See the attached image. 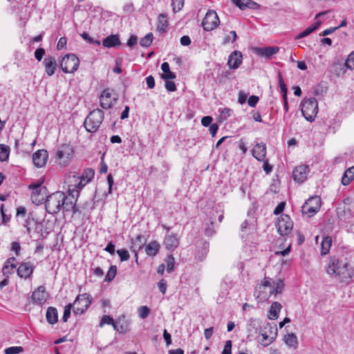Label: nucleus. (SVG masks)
Here are the masks:
<instances>
[{
	"label": "nucleus",
	"mask_w": 354,
	"mask_h": 354,
	"mask_svg": "<svg viewBox=\"0 0 354 354\" xmlns=\"http://www.w3.org/2000/svg\"><path fill=\"white\" fill-rule=\"evenodd\" d=\"M340 267L341 265L339 264V259L335 257H332L329 260L326 270L329 275L336 276Z\"/></svg>",
	"instance_id": "393cba45"
},
{
	"label": "nucleus",
	"mask_w": 354,
	"mask_h": 354,
	"mask_svg": "<svg viewBox=\"0 0 354 354\" xmlns=\"http://www.w3.org/2000/svg\"><path fill=\"white\" fill-rule=\"evenodd\" d=\"M117 268L115 266H111L105 277V281L110 282L115 277Z\"/></svg>",
	"instance_id": "a18cd8bd"
},
{
	"label": "nucleus",
	"mask_w": 354,
	"mask_h": 354,
	"mask_svg": "<svg viewBox=\"0 0 354 354\" xmlns=\"http://www.w3.org/2000/svg\"><path fill=\"white\" fill-rule=\"evenodd\" d=\"M16 259L15 257L8 259L3 267L2 272L3 275L8 277L9 274L14 272L16 268Z\"/></svg>",
	"instance_id": "c85d7f7f"
},
{
	"label": "nucleus",
	"mask_w": 354,
	"mask_h": 354,
	"mask_svg": "<svg viewBox=\"0 0 354 354\" xmlns=\"http://www.w3.org/2000/svg\"><path fill=\"white\" fill-rule=\"evenodd\" d=\"M301 113L306 120L314 121L318 113V102L316 98L310 97L304 100L302 103Z\"/></svg>",
	"instance_id": "7ed1b4c3"
},
{
	"label": "nucleus",
	"mask_w": 354,
	"mask_h": 354,
	"mask_svg": "<svg viewBox=\"0 0 354 354\" xmlns=\"http://www.w3.org/2000/svg\"><path fill=\"white\" fill-rule=\"evenodd\" d=\"M73 153V148L68 144L59 146L55 153L56 161L62 166L68 165Z\"/></svg>",
	"instance_id": "39448f33"
},
{
	"label": "nucleus",
	"mask_w": 354,
	"mask_h": 354,
	"mask_svg": "<svg viewBox=\"0 0 354 354\" xmlns=\"http://www.w3.org/2000/svg\"><path fill=\"white\" fill-rule=\"evenodd\" d=\"M120 44L119 37L116 35H111L102 41V45L106 48H113Z\"/></svg>",
	"instance_id": "c756f323"
},
{
	"label": "nucleus",
	"mask_w": 354,
	"mask_h": 354,
	"mask_svg": "<svg viewBox=\"0 0 354 354\" xmlns=\"http://www.w3.org/2000/svg\"><path fill=\"white\" fill-rule=\"evenodd\" d=\"M158 286L162 294L166 292L167 285V281L165 279H160L158 283Z\"/></svg>",
	"instance_id": "680f3d73"
},
{
	"label": "nucleus",
	"mask_w": 354,
	"mask_h": 354,
	"mask_svg": "<svg viewBox=\"0 0 354 354\" xmlns=\"http://www.w3.org/2000/svg\"><path fill=\"white\" fill-rule=\"evenodd\" d=\"M104 119V112L99 109H94L86 118L84 125L86 130L90 133L97 131Z\"/></svg>",
	"instance_id": "f03ea898"
},
{
	"label": "nucleus",
	"mask_w": 354,
	"mask_h": 354,
	"mask_svg": "<svg viewBox=\"0 0 354 354\" xmlns=\"http://www.w3.org/2000/svg\"><path fill=\"white\" fill-rule=\"evenodd\" d=\"M47 299V293L46 288L43 286H39L32 295V300L33 304L37 305L44 304Z\"/></svg>",
	"instance_id": "2eb2a0df"
},
{
	"label": "nucleus",
	"mask_w": 354,
	"mask_h": 354,
	"mask_svg": "<svg viewBox=\"0 0 354 354\" xmlns=\"http://www.w3.org/2000/svg\"><path fill=\"white\" fill-rule=\"evenodd\" d=\"M68 195L63 192H55L48 196L45 200L46 209L48 213L55 214L60 210L64 212L72 211L76 212L75 203L78 197V192L68 188Z\"/></svg>",
	"instance_id": "f257e3e1"
},
{
	"label": "nucleus",
	"mask_w": 354,
	"mask_h": 354,
	"mask_svg": "<svg viewBox=\"0 0 354 354\" xmlns=\"http://www.w3.org/2000/svg\"><path fill=\"white\" fill-rule=\"evenodd\" d=\"M153 34L151 32L147 33L143 38L140 41V44L142 47H149L153 41Z\"/></svg>",
	"instance_id": "79ce46f5"
},
{
	"label": "nucleus",
	"mask_w": 354,
	"mask_h": 354,
	"mask_svg": "<svg viewBox=\"0 0 354 354\" xmlns=\"http://www.w3.org/2000/svg\"><path fill=\"white\" fill-rule=\"evenodd\" d=\"M345 66L347 68L354 69V50L348 55L345 62Z\"/></svg>",
	"instance_id": "603ef678"
},
{
	"label": "nucleus",
	"mask_w": 354,
	"mask_h": 354,
	"mask_svg": "<svg viewBox=\"0 0 354 354\" xmlns=\"http://www.w3.org/2000/svg\"><path fill=\"white\" fill-rule=\"evenodd\" d=\"M168 25L167 17L165 14H160L158 18L156 29L159 32H165Z\"/></svg>",
	"instance_id": "72a5a7b5"
},
{
	"label": "nucleus",
	"mask_w": 354,
	"mask_h": 354,
	"mask_svg": "<svg viewBox=\"0 0 354 354\" xmlns=\"http://www.w3.org/2000/svg\"><path fill=\"white\" fill-rule=\"evenodd\" d=\"M34 267L30 262H24L20 264L17 270V274L21 278L28 279L33 272Z\"/></svg>",
	"instance_id": "a211bd4d"
},
{
	"label": "nucleus",
	"mask_w": 354,
	"mask_h": 354,
	"mask_svg": "<svg viewBox=\"0 0 354 354\" xmlns=\"http://www.w3.org/2000/svg\"><path fill=\"white\" fill-rule=\"evenodd\" d=\"M259 100V97L256 95H251L248 100V105L251 107H255Z\"/></svg>",
	"instance_id": "e2e57ef3"
},
{
	"label": "nucleus",
	"mask_w": 354,
	"mask_h": 354,
	"mask_svg": "<svg viewBox=\"0 0 354 354\" xmlns=\"http://www.w3.org/2000/svg\"><path fill=\"white\" fill-rule=\"evenodd\" d=\"M146 83L147 85V87L150 89H152L155 86V79L152 75H149L146 78Z\"/></svg>",
	"instance_id": "0e129e2a"
},
{
	"label": "nucleus",
	"mask_w": 354,
	"mask_h": 354,
	"mask_svg": "<svg viewBox=\"0 0 354 354\" xmlns=\"http://www.w3.org/2000/svg\"><path fill=\"white\" fill-rule=\"evenodd\" d=\"M241 230L242 232L252 233L256 230V221L254 218L250 217L245 219L241 224Z\"/></svg>",
	"instance_id": "cd10ccee"
},
{
	"label": "nucleus",
	"mask_w": 354,
	"mask_h": 354,
	"mask_svg": "<svg viewBox=\"0 0 354 354\" xmlns=\"http://www.w3.org/2000/svg\"><path fill=\"white\" fill-rule=\"evenodd\" d=\"M284 287L283 280L278 279L273 281L270 278H265L263 283L259 286V288L269 289L270 295H278L282 292Z\"/></svg>",
	"instance_id": "1a4fd4ad"
},
{
	"label": "nucleus",
	"mask_w": 354,
	"mask_h": 354,
	"mask_svg": "<svg viewBox=\"0 0 354 354\" xmlns=\"http://www.w3.org/2000/svg\"><path fill=\"white\" fill-rule=\"evenodd\" d=\"M309 171L308 166L304 165H299L293 170L292 178L298 183H303L306 180Z\"/></svg>",
	"instance_id": "4468645a"
},
{
	"label": "nucleus",
	"mask_w": 354,
	"mask_h": 354,
	"mask_svg": "<svg viewBox=\"0 0 354 354\" xmlns=\"http://www.w3.org/2000/svg\"><path fill=\"white\" fill-rule=\"evenodd\" d=\"M160 248V245L157 241H151L146 245L145 252L148 256L154 257L158 254Z\"/></svg>",
	"instance_id": "473e14b6"
},
{
	"label": "nucleus",
	"mask_w": 354,
	"mask_h": 354,
	"mask_svg": "<svg viewBox=\"0 0 354 354\" xmlns=\"http://www.w3.org/2000/svg\"><path fill=\"white\" fill-rule=\"evenodd\" d=\"M336 277L341 282H348L354 277V268L348 263H344L341 266Z\"/></svg>",
	"instance_id": "ddd939ff"
},
{
	"label": "nucleus",
	"mask_w": 354,
	"mask_h": 354,
	"mask_svg": "<svg viewBox=\"0 0 354 354\" xmlns=\"http://www.w3.org/2000/svg\"><path fill=\"white\" fill-rule=\"evenodd\" d=\"M237 38L236 32L234 30H232L230 32V34L226 35L222 42L223 45H226L230 42H234L236 41Z\"/></svg>",
	"instance_id": "c03bdc74"
},
{
	"label": "nucleus",
	"mask_w": 354,
	"mask_h": 354,
	"mask_svg": "<svg viewBox=\"0 0 354 354\" xmlns=\"http://www.w3.org/2000/svg\"><path fill=\"white\" fill-rule=\"evenodd\" d=\"M121 261H127L129 259V254L127 250L122 249L117 250Z\"/></svg>",
	"instance_id": "6e6d98bb"
},
{
	"label": "nucleus",
	"mask_w": 354,
	"mask_h": 354,
	"mask_svg": "<svg viewBox=\"0 0 354 354\" xmlns=\"http://www.w3.org/2000/svg\"><path fill=\"white\" fill-rule=\"evenodd\" d=\"M180 243V239L176 234L171 233L165 236L164 245L167 250L174 251L178 248Z\"/></svg>",
	"instance_id": "f3484780"
},
{
	"label": "nucleus",
	"mask_w": 354,
	"mask_h": 354,
	"mask_svg": "<svg viewBox=\"0 0 354 354\" xmlns=\"http://www.w3.org/2000/svg\"><path fill=\"white\" fill-rule=\"evenodd\" d=\"M232 341L227 340L225 343V346L223 349L222 354H232Z\"/></svg>",
	"instance_id": "13d9d810"
},
{
	"label": "nucleus",
	"mask_w": 354,
	"mask_h": 354,
	"mask_svg": "<svg viewBox=\"0 0 354 354\" xmlns=\"http://www.w3.org/2000/svg\"><path fill=\"white\" fill-rule=\"evenodd\" d=\"M252 156L259 161H264L266 156V145L264 143H257L252 150Z\"/></svg>",
	"instance_id": "412c9836"
},
{
	"label": "nucleus",
	"mask_w": 354,
	"mask_h": 354,
	"mask_svg": "<svg viewBox=\"0 0 354 354\" xmlns=\"http://www.w3.org/2000/svg\"><path fill=\"white\" fill-rule=\"evenodd\" d=\"M66 43H67V39L66 37H61L59 41H58V43H57V48L58 50H62L63 48H64L66 46Z\"/></svg>",
	"instance_id": "69168bd1"
},
{
	"label": "nucleus",
	"mask_w": 354,
	"mask_h": 354,
	"mask_svg": "<svg viewBox=\"0 0 354 354\" xmlns=\"http://www.w3.org/2000/svg\"><path fill=\"white\" fill-rule=\"evenodd\" d=\"M242 63V53L240 51L234 50L228 58L227 64L232 69H236Z\"/></svg>",
	"instance_id": "4be33fe9"
},
{
	"label": "nucleus",
	"mask_w": 354,
	"mask_h": 354,
	"mask_svg": "<svg viewBox=\"0 0 354 354\" xmlns=\"http://www.w3.org/2000/svg\"><path fill=\"white\" fill-rule=\"evenodd\" d=\"M320 24H321V22L319 21L315 22L310 26H309L308 28L305 29L304 31L300 32L298 35H297L295 39H301V38H304V37L308 36L311 32L316 30L318 28V27L320 26Z\"/></svg>",
	"instance_id": "4c0bfd02"
},
{
	"label": "nucleus",
	"mask_w": 354,
	"mask_h": 354,
	"mask_svg": "<svg viewBox=\"0 0 354 354\" xmlns=\"http://www.w3.org/2000/svg\"><path fill=\"white\" fill-rule=\"evenodd\" d=\"M279 50V48L277 46H268L264 48H255L254 52L259 56L270 58L273 55L277 53Z\"/></svg>",
	"instance_id": "b1692460"
},
{
	"label": "nucleus",
	"mask_w": 354,
	"mask_h": 354,
	"mask_svg": "<svg viewBox=\"0 0 354 354\" xmlns=\"http://www.w3.org/2000/svg\"><path fill=\"white\" fill-rule=\"evenodd\" d=\"M285 205L286 203L284 202L279 203L274 210V214L276 215L281 214L283 211Z\"/></svg>",
	"instance_id": "338daca9"
},
{
	"label": "nucleus",
	"mask_w": 354,
	"mask_h": 354,
	"mask_svg": "<svg viewBox=\"0 0 354 354\" xmlns=\"http://www.w3.org/2000/svg\"><path fill=\"white\" fill-rule=\"evenodd\" d=\"M232 2L237 6L240 9L244 10L247 8L253 10H257L260 6L252 0H232Z\"/></svg>",
	"instance_id": "a878e982"
},
{
	"label": "nucleus",
	"mask_w": 354,
	"mask_h": 354,
	"mask_svg": "<svg viewBox=\"0 0 354 354\" xmlns=\"http://www.w3.org/2000/svg\"><path fill=\"white\" fill-rule=\"evenodd\" d=\"M73 307V305L72 304H68L66 306H65L64 315L62 317V320L64 322H66L68 321V319L71 315V308Z\"/></svg>",
	"instance_id": "09e8293b"
},
{
	"label": "nucleus",
	"mask_w": 354,
	"mask_h": 354,
	"mask_svg": "<svg viewBox=\"0 0 354 354\" xmlns=\"http://www.w3.org/2000/svg\"><path fill=\"white\" fill-rule=\"evenodd\" d=\"M278 80H279V86L281 89V92L282 93V97L285 98L286 96L287 95L288 89H287L286 85L284 82L283 76L280 73L278 75Z\"/></svg>",
	"instance_id": "37998d69"
},
{
	"label": "nucleus",
	"mask_w": 354,
	"mask_h": 354,
	"mask_svg": "<svg viewBox=\"0 0 354 354\" xmlns=\"http://www.w3.org/2000/svg\"><path fill=\"white\" fill-rule=\"evenodd\" d=\"M29 188L32 189L31 200L34 203L39 205L45 202L47 197L45 187H42L41 183H37L30 185Z\"/></svg>",
	"instance_id": "6e6552de"
},
{
	"label": "nucleus",
	"mask_w": 354,
	"mask_h": 354,
	"mask_svg": "<svg viewBox=\"0 0 354 354\" xmlns=\"http://www.w3.org/2000/svg\"><path fill=\"white\" fill-rule=\"evenodd\" d=\"M46 318L50 324H55L58 321V313L55 308L48 307L46 313Z\"/></svg>",
	"instance_id": "7c9ffc66"
},
{
	"label": "nucleus",
	"mask_w": 354,
	"mask_h": 354,
	"mask_svg": "<svg viewBox=\"0 0 354 354\" xmlns=\"http://www.w3.org/2000/svg\"><path fill=\"white\" fill-rule=\"evenodd\" d=\"M130 322L124 316L120 317L114 322L113 328L120 333H125L129 330Z\"/></svg>",
	"instance_id": "5701e85b"
},
{
	"label": "nucleus",
	"mask_w": 354,
	"mask_h": 354,
	"mask_svg": "<svg viewBox=\"0 0 354 354\" xmlns=\"http://www.w3.org/2000/svg\"><path fill=\"white\" fill-rule=\"evenodd\" d=\"M354 179V166L347 169L342 178V183L344 185H348Z\"/></svg>",
	"instance_id": "e433bc0d"
},
{
	"label": "nucleus",
	"mask_w": 354,
	"mask_h": 354,
	"mask_svg": "<svg viewBox=\"0 0 354 354\" xmlns=\"http://www.w3.org/2000/svg\"><path fill=\"white\" fill-rule=\"evenodd\" d=\"M332 244V239L329 236L323 238L321 243V254L326 255L328 253Z\"/></svg>",
	"instance_id": "58836bf2"
},
{
	"label": "nucleus",
	"mask_w": 354,
	"mask_h": 354,
	"mask_svg": "<svg viewBox=\"0 0 354 354\" xmlns=\"http://www.w3.org/2000/svg\"><path fill=\"white\" fill-rule=\"evenodd\" d=\"M276 335L277 329L270 324H266L261 330L262 339L261 344L264 346L270 345L274 340Z\"/></svg>",
	"instance_id": "f8f14e48"
},
{
	"label": "nucleus",
	"mask_w": 354,
	"mask_h": 354,
	"mask_svg": "<svg viewBox=\"0 0 354 354\" xmlns=\"http://www.w3.org/2000/svg\"><path fill=\"white\" fill-rule=\"evenodd\" d=\"M24 351V348L21 346H11L6 348L4 350L5 354H17L20 353Z\"/></svg>",
	"instance_id": "de8ad7c7"
},
{
	"label": "nucleus",
	"mask_w": 354,
	"mask_h": 354,
	"mask_svg": "<svg viewBox=\"0 0 354 354\" xmlns=\"http://www.w3.org/2000/svg\"><path fill=\"white\" fill-rule=\"evenodd\" d=\"M284 341L290 347L296 348L298 344L297 337L294 333H289L286 335Z\"/></svg>",
	"instance_id": "ea45409f"
},
{
	"label": "nucleus",
	"mask_w": 354,
	"mask_h": 354,
	"mask_svg": "<svg viewBox=\"0 0 354 354\" xmlns=\"http://www.w3.org/2000/svg\"><path fill=\"white\" fill-rule=\"evenodd\" d=\"M167 270L168 272H171L174 270V264H175V259L173 255L170 254L167 256Z\"/></svg>",
	"instance_id": "49530a36"
},
{
	"label": "nucleus",
	"mask_w": 354,
	"mask_h": 354,
	"mask_svg": "<svg viewBox=\"0 0 354 354\" xmlns=\"http://www.w3.org/2000/svg\"><path fill=\"white\" fill-rule=\"evenodd\" d=\"M259 293L257 295V298H259L260 300H267L272 295H270L269 291L267 292L263 288L260 289L259 287Z\"/></svg>",
	"instance_id": "5fc2aeb1"
},
{
	"label": "nucleus",
	"mask_w": 354,
	"mask_h": 354,
	"mask_svg": "<svg viewBox=\"0 0 354 354\" xmlns=\"http://www.w3.org/2000/svg\"><path fill=\"white\" fill-rule=\"evenodd\" d=\"M276 227L280 235L286 236L292 232L293 227V222L288 215L282 214L278 218Z\"/></svg>",
	"instance_id": "9d476101"
},
{
	"label": "nucleus",
	"mask_w": 354,
	"mask_h": 354,
	"mask_svg": "<svg viewBox=\"0 0 354 354\" xmlns=\"http://www.w3.org/2000/svg\"><path fill=\"white\" fill-rule=\"evenodd\" d=\"M114 322H115L111 317H110L109 315H104L101 319L100 323V326L102 327L104 324H109V325L113 326Z\"/></svg>",
	"instance_id": "864d4df0"
},
{
	"label": "nucleus",
	"mask_w": 354,
	"mask_h": 354,
	"mask_svg": "<svg viewBox=\"0 0 354 354\" xmlns=\"http://www.w3.org/2000/svg\"><path fill=\"white\" fill-rule=\"evenodd\" d=\"M161 69L164 73L161 75L163 80H174L176 78V74L170 71L169 65L167 62H163L161 65Z\"/></svg>",
	"instance_id": "f704fd0d"
},
{
	"label": "nucleus",
	"mask_w": 354,
	"mask_h": 354,
	"mask_svg": "<svg viewBox=\"0 0 354 354\" xmlns=\"http://www.w3.org/2000/svg\"><path fill=\"white\" fill-rule=\"evenodd\" d=\"M10 147L5 145H0V161H6L9 156Z\"/></svg>",
	"instance_id": "a19ab883"
},
{
	"label": "nucleus",
	"mask_w": 354,
	"mask_h": 354,
	"mask_svg": "<svg viewBox=\"0 0 354 354\" xmlns=\"http://www.w3.org/2000/svg\"><path fill=\"white\" fill-rule=\"evenodd\" d=\"M281 308H282V306L280 303H279L277 301L273 302L272 304V305L270 308L269 312H268V319H277Z\"/></svg>",
	"instance_id": "2f4dec72"
},
{
	"label": "nucleus",
	"mask_w": 354,
	"mask_h": 354,
	"mask_svg": "<svg viewBox=\"0 0 354 354\" xmlns=\"http://www.w3.org/2000/svg\"><path fill=\"white\" fill-rule=\"evenodd\" d=\"M91 303V298L87 293L79 295L74 301L73 313L75 315H81L84 313Z\"/></svg>",
	"instance_id": "0eeeda50"
},
{
	"label": "nucleus",
	"mask_w": 354,
	"mask_h": 354,
	"mask_svg": "<svg viewBox=\"0 0 354 354\" xmlns=\"http://www.w3.org/2000/svg\"><path fill=\"white\" fill-rule=\"evenodd\" d=\"M82 37L87 41L88 43L90 44H96L97 46H99L100 44V41H98V40H95L93 38H91L88 34H87L86 32H83L82 35H81Z\"/></svg>",
	"instance_id": "4d7b16f0"
},
{
	"label": "nucleus",
	"mask_w": 354,
	"mask_h": 354,
	"mask_svg": "<svg viewBox=\"0 0 354 354\" xmlns=\"http://www.w3.org/2000/svg\"><path fill=\"white\" fill-rule=\"evenodd\" d=\"M185 0H172L173 11L177 12L180 11L184 6Z\"/></svg>",
	"instance_id": "3c124183"
},
{
	"label": "nucleus",
	"mask_w": 354,
	"mask_h": 354,
	"mask_svg": "<svg viewBox=\"0 0 354 354\" xmlns=\"http://www.w3.org/2000/svg\"><path fill=\"white\" fill-rule=\"evenodd\" d=\"M48 154L46 150L40 149L32 155V161L37 167H44L47 162Z\"/></svg>",
	"instance_id": "dca6fc26"
},
{
	"label": "nucleus",
	"mask_w": 354,
	"mask_h": 354,
	"mask_svg": "<svg viewBox=\"0 0 354 354\" xmlns=\"http://www.w3.org/2000/svg\"><path fill=\"white\" fill-rule=\"evenodd\" d=\"M43 64L47 75L49 77L52 76L55 73L57 66L55 58L53 56H47L44 58Z\"/></svg>",
	"instance_id": "aec40b11"
},
{
	"label": "nucleus",
	"mask_w": 354,
	"mask_h": 354,
	"mask_svg": "<svg viewBox=\"0 0 354 354\" xmlns=\"http://www.w3.org/2000/svg\"><path fill=\"white\" fill-rule=\"evenodd\" d=\"M232 281L228 277H225L221 282L220 288L221 290L217 298L218 302H222L226 296L229 293V290L231 288Z\"/></svg>",
	"instance_id": "6ab92c4d"
},
{
	"label": "nucleus",
	"mask_w": 354,
	"mask_h": 354,
	"mask_svg": "<svg viewBox=\"0 0 354 354\" xmlns=\"http://www.w3.org/2000/svg\"><path fill=\"white\" fill-rule=\"evenodd\" d=\"M80 64L78 57L74 54L66 55L60 62V67L65 73H75Z\"/></svg>",
	"instance_id": "20e7f679"
},
{
	"label": "nucleus",
	"mask_w": 354,
	"mask_h": 354,
	"mask_svg": "<svg viewBox=\"0 0 354 354\" xmlns=\"http://www.w3.org/2000/svg\"><path fill=\"white\" fill-rule=\"evenodd\" d=\"M220 24L216 12L214 10H209L203 20L202 25L205 30L210 31L215 29Z\"/></svg>",
	"instance_id": "9b49d317"
},
{
	"label": "nucleus",
	"mask_w": 354,
	"mask_h": 354,
	"mask_svg": "<svg viewBox=\"0 0 354 354\" xmlns=\"http://www.w3.org/2000/svg\"><path fill=\"white\" fill-rule=\"evenodd\" d=\"M212 118L211 116H205L201 120V123L204 127H208L212 124Z\"/></svg>",
	"instance_id": "774afa93"
},
{
	"label": "nucleus",
	"mask_w": 354,
	"mask_h": 354,
	"mask_svg": "<svg viewBox=\"0 0 354 354\" xmlns=\"http://www.w3.org/2000/svg\"><path fill=\"white\" fill-rule=\"evenodd\" d=\"M45 54V50L43 48H37L35 52V57L37 61H41Z\"/></svg>",
	"instance_id": "bf43d9fd"
},
{
	"label": "nucleus",
	"mask_w": 354,
	"mask_h": 354,
	"mask_svg": "<svg viewBox=\"0 0 354 354\" xmlns=\"http://www.w3.org/2000/svg\"><path fill=\"white\" fill-rule=\"evenodd\" d=\"M165 86V88L169 92H174L176 90V84L172 81H166Z\"/></svg>",
	"instance_id": "052dcab7"
},
{
	"label": "nucleus",
	"mask_w": 354,
	"mask_h": 354,
	"mask_svg": "<svg viewBox=\"0 0 354 354\" xmlns=\"http://www.w3.org/2000/svg\"><path fill=\"white\" fill-rule=\"evenodd\" d=\"M149 308L146 306H140L138 308V315L141 319H145L149 315Z\"/></svg>",
	"instance_id": "8fccbe9b"
},
{
	"label": "nucleus",
	"mask_w": 354,
	"mask_h": 354,
	"mask_svg": "<svg viewBox=\"0 0 354 354\" xmlns=\"http://www.w3.org/2000/svg\"><path fill=\"white\" fill-rule=\"evenodd\" d=\"M72 180L74 181L75 183L77 182V185H74L73 187H71V185H69L68 188L70 187L71 189H74L75 191H77L78 192L79 190L81 189L86 185V183L88 182V180L86 181L84 177H82L80 178V177H76L75 175L73 176L72 178L69 177V181L71 182Z\"/></svg>",
	"instance_id": "c9c22d12"
},
{
	"label": "nucleus",
	"mask_w": 354,
	"mask_h": 354,
	"mask_svg": "<svg viewBox=\"0 0 354 354\" xmlns=\"http://www.w3.org/2000/svg\"><path fill=\"white\" fill-rule=\"evenodd\" d=\"M321 198L315 196L310 197L302 206V214L307 215L308 217L314 216L320 209Z\"/></svg>",
	"instance_id": "423d86ee"
},
{
	"label": "nucleus",
	"mask_w": 354,
	"mask_h": 354,
	"mask_svg": "<svg viewBox=\"0 0 354 354\" xmlns=\"http://www.w3.org/2000/svg\"><path fill=\"white\" fill-rule=\"evenodd\" d=\"M111 97V93L109 91V90H104L102 91L100 97V106L102 108L104 109L111 108L112 106Z\"/></svg>",
	"instance_id": "bb28decb"
}]
</instances>
